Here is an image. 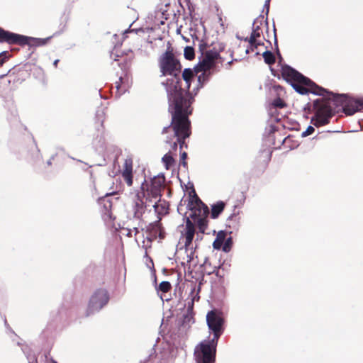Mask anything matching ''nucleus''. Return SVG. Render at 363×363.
<instances>
[{
	"instance_id": "obj_13",
	"label": "nucleus",
	"mask_w": 363,
	"mask_h": 363,
	"mask_svg": "<svg viewBox=\"0 0 363 363\" xmlns=\"http://www.w3.org/2000/svg\"><path fill=\"white\" fill-rule=\"evenodd\" d=\"M145 181L142 184H143L144 187V191L145 192L146 196H145V199L146 200V202H152V199L158 200V201H160L161 198V190H159L158 189H155L153 187H148L147 184H145Z\"/></svg>"
},
{
	"instance_id": "obj_26",
	"label": "nucleus",
	"mask_w": 363,
	"mask_h": 363,
	"mask_svg": "<svg viewBox=\"0 0 363 363\" xmlns=\"http://www.w3.org/2000/svg\"><path fill=\"white\" fill-rule=\"evenodd\" d=\"M184 57L188 60H191L192 59H194L195 56L194 48L191 46H186L184 48Z\"/></svg>"
},
{
	"instance_id": "obj_5",
	"label": "nucleus",
	"mask_w": 363,
	"mask_h": 363,
	"mask_svg": "<svg viewBox=\"0 0 363 363\" xmlns=\"http://www.w3.org/2000/svg\"><path fill=\"white\" fill-rule=\"evenodd\" d=\"M208 44L203 41L199 43V50L201 53L199 63L194 67V70L199 73L202 69L211 70L216 65V60L219 57V52L214 48L207 50Z\"/></svg>"
},
{
	"instance_id": "obj_42",
	"label": "nucleus",
	"mask_w": 363,
	"mask_h": 363,
	"mask_svg": "<svg viewBox=\"0 0 363 363\" xmlns=\"http://www.w3.org/2000/svg\"><path fill=\"white\" fill-rule=\"evenodd\" d=\"M58 62H59V60H55L54 61V62H53V65H54L55 67H57V65Z\"/></svg>"
},
{
	"instance_id": "obj_49",
	"label": "nucleus",
	"mask_w": 363,
	"mask_h": 363,
	"mask_svg": "<svg viewBox=\"0 0 363 363\" xmlns=\"http://www.w3.org/2000/svg\"><path fill=\"white\" fill-rule=\"evenodd\" d=\"M53 362H54V363H57V362H55V361H54Z\"/></svg>"
},
{
	"instance_id": "obj_29",
	"label": "nucleus",
	"mask_w": 363,
	"mask_h": 363,
	"mask_svg": "<svg viewBox=\"0 0 363 363\" xmlns=\"http://www.w3.org/2000/svg\"><path fill=\"white\" fill-rule=\"evenodd\" d=\"M171 288L172 286L169 281H163L158 286V290L163 293H167L171 289Z\"/></svg>"
},
{
	"instance_id": "obj_33",
	"label": "nucleus",
	"mask_w": 363,
	"mask_h": 363,
	"mask_svg": "<svg viewBox=\"0 0 363 363\" xmlns=\"http://www.w3.org/2000/svg\"><path fill=\"white\" fill-rule=\"evenodd\" d=\"M245 41H248L250 44V48L247 49L246 52L247 53L249 52V50L250 49L251 51H254L255 49H257L258 47L256 45V39H254L253 41L251 40V38H246L245 39Z\"/></svg>"
},
{
	"instance_id": "obj_46",
	"label": "nucleus",
	"mask_w": 363,
	"mask_h": 363,
	"mask_svg": "<svg viewBox=\"0 0 363 363\" xmlns=\"http://www.w3.org/2000/svg\"><path fill=\"white\" fill-rule=\"evenodd\" d=\"M194 301V298L191 300V305H193V302Z\"/></svg>"
},
{
	"instance_id": "obj_22",
	"label": "nucleus",
	"mask_w": 363,
	"mask_h": 363,
	"mask_svg": "<svg viewBox=\"0 0 363 363\" xmlns=\"http://www.w3.org/2000/svg\"><path fill=\"white\" fill-rule=\"evenodd\" d=\"M207 218L203 216V218L192 219L196 223L199 232L202 234L204 233L208 225Z\"/></svg>"
},
{
	"instance_id": "obj_25",
	"label": "nucleus",
	"mask_w": 363,
	"mask_h": 363,
	"mask_svg": "<svg viewBox=\"0 0 363 363\" xmlns=\"http://www.w3.org/2000/svg\"><path fill=\"white\" fill-rule=\"evenodd\" d=\"M162 160L167 169H169L174 163V160L169 152L165 154Z\"/></svg>"
},
{
	"instance_id": "obj_30",
	"label": "nucleus",
	"mask_w": 363,
	"mask_h": 363,
	"mask_svg": "<svg viewBox=\"0 0 363 363\" xmlns=\"http://www.w3.org/2000/svg\"><path fill=\"white\" fill-rule=\"evenodd\" d=\"M123 178L128 186L133 184V175L128 172L122 173Z\"/></svg>"
},
{
	"instance_id": "obj_24",
	"label": "nucleus",
	"mask_w": 363,
	"mask_h": 363,
	"mask_svg": "<svg viewBox=\"0 0 363 363\" xmlns=\"http://www.w3.org/2000/svg\"><path fill=\"white\" fill-rule=\"evenodd\" d=\"M96 120L103 126L105 120V108L99 107L96 111Z\"/></svg>"
},
{
	"instance_id": "obj_3",
	"label": "nucleus",
	"mask_w": 363,
	"mask_h": 363,
	"mask_svg": "<svg viewBox=\"0 0 363 363\" xmlns=\"http://www.w3.org/2000/svg\"><path fill=\"white\" fill-rule=\"evenodd\" d=\"M50 38L51 37L37 38L6 30H0V43H6L9 45H18L20 46L28 45L30 47L43 46L48 43Z\"/></svg>"
},
{
	"instance_id": "obj_12",
	"label": "nucleus",
	"mask_w": 363,
	"mask_h": 363,
	"mask_svg": "<svg viewBox=\"0 0 363 363\" xmlns=\"http://www.w3.org/2000/svg\"><path fill=\"white\" fill-rule=\"evenodd\" d=\"M182 250L183 249L181 248L179 250V252H178V253H179L178 258L182 259L181 260L182 265H183L185 268L188 267L189 269H190L191 263L194 260V254H195L194 248L193 247H191V248H184V255L183 256H182Z\"/></svg>"
},
{
	"instance_id": "obj_43",
	"label": "nucleus",
	"mask_w": 363,
	"mask_h": 363,
	"mask_svg": "<svg viewBox=\"0 0 363 363\" xmlns=\"http://www.w3.org/2000/svg\"><path fill=\"white\" fill-rule=\"evenodd\" d=\"M256 45H257V46L258 47V46H259V45H264V43H261V42H258V41H257V40H256Z\"/></svg>"
},
{
	"instance_id": "obj_50",
	"label": "nucleus",
	"mask_w": 363,
	"mask_h": 363,
	"mask_svg": "<svg viewBox=\"0 0 363 363\" xmlns=\"http://www.w3.org/2000/svg\"><path fill=\"white\" fill-rule=\"evenodd\" d=\"M141 363H143V362H141Z\"/></svg>"
},
{
	"instance_id": "obj_34",
	"label": "nucleus",
	"mask_w": 363,
	"mask_h": 363,
	"mask_svg": "<svg viewBox=\"0 0 363 363\" xmlns=\"http://www.w3.org/2000/svg\"><path fill=\"white\" fill-rule=\"evenodd\" d=\"M9 54L8 51H3L0 53V67L9 59Z\"/></svg>"
},
{
	"instance_id": "obj_32",
	"label": "nucleus",
	"mask_w": 363,
	"mask_h": 363,
	"mask_svg": "<svg viewBox=\"0 0 363 363\" xmlns=\"http://www.w3.org/2000/svg\"><path fill=\"white\" fill-rule=\"evenodd\" d=\"M272 104L274 107L279 108H282L285 107V106H286V104L284 103V101L280 98L275 99L273 101Z\"/></svg>"
},
{
	"instance_id": "obj_44",
	"label": "nucleus",
	"mask_w": 363,
	"mask_h": 363,
	"mask_svg": "<svg viewBox=\"0 0 363 363\" xmlns=\"http://www.w3.org/2000/svg\"><path fill=\"white\" fill-rule=\"evenodd\" d=\"M47 163H48V165H50L52 164L51 159L49 160Z\"/></svg>"
},
{
	"instance_id": "obj_10",
	"label": "nucleus",
	"mask_w": 363,
	"mask_h": 363,
	"mask_svg": "<svg viewBox=\"0 0 363 363\" xmlns=\"http://www.w3.org/2000/svg\"><path fill=\"white\" fill-rule=\"evenodd\" d=\"M145 196L143 184L141 185V191L136 194V199L133 206L134 218H135L140 219L145 213L147 203L145 199Z\"/></svg>"
},
{
	"instance_id": "obj_20",
	"label": "nucleus",
	"mask_w": 363,
	"mask_h": 363,
	"mask_svg": "<svg viewBox=\"0 0 363 363\" xmlns=\"http://www.w3.org/2000/svg\"><path fill=\"white\" fill-rule=\"evenodd\" d=\"M165 178L163 174H159L157 176L154 177V178L151 180V187L158 189L161 190L164 183Z\"/></svg>"
},
{
	"instance_id": "obj_9",
	"label": "nucleus",
	"mask_w": 363,
	"mask_h": 363,
	"mask_svg": "<svg viewBox=\"0 0 363 363\" xmlns=\"http://www.w3.org/2000/svg\"><path fill=\"white\" fill-rule=\"evenodd\" d=\"M193 193L194 196L188 204V208L191 211V213L188 218L195 219L198 218L208 217L209 214L208 207L202 202L198 197L194 189H192L190 194Z\"/></svg>"
},
{
	"instance_id": "obj_6",
	"label": "nucleus",
	"mask_w": 363,
	"mask_h": 363,
	"mask_svg": "<svg viewBox=\"0 0 363 363\" xmlns=\"http://www.w3.org/2000/svg\"><path fill=\"white\" fill-rule=\"evenodd\" d=\"M189 116H188V121L189 123L186 124L184 123V124H181L179 126V130L178 133H176V129L174 128V124H173L172 121H171V123L169 125L164 127L162 130V133L164 134L167 133V130L172 128L174 131V136L177 138L176 141L170 142L168 140H166L167 143H169L171 145V149L169 150V153L171 152H176L178 147V143L179 144L180 149L182 148L183 145L184 144V140L189 138L191 135V121L189 118Z\"/></svg>"
},
{
	"instance_id": "obj_48",
	"label": "nucleus",
	"mask_w": 363,
	"mask_h": 363,
	"mask_svg": "<svg viewBox=\"0 0 363 363\" xmlns=\"http://www.w3.org/2000/svg\"><path fill=\"white\" fill-rule=\"evenodd\" d=\"M0 30H4V29L0 27Z\"/></svg>"
},
{
	"instance_id": "obj_11",
	"label": "nucleus",
	"mask_w": 363,
	"mask_h": 363,
	"mask_svg": "<svg viewBox=\"0 0 363 363\" xmlns=\"http://www.w3.org/2000/svg\"><path fill=\"white\" fill-rule=\"evenodd\" d=\"M195 235V227L194 224L189 219V218H186V228H185V242H184V248H191L192 241L194 240Z\"/></svg>"
},
{
	"instance_id": "obj_27",
	"label": "nucleus",
	"mask_w": 363,
	"mask_h": 363,
	"mask_svg": "<svg viewBox=\"0 0 363 363\" xmlns=\"http://www.w3.org/2000/svg\"><path fill=\"white\" fill-rule=\"evenodd\" d=\"M233 245V238L231 236L227 238L225 237V240L222 246V250L225 252H229L232 248Z\"/></svg>"
},
{
	"instance_id": "obj_16",
	"label": "nucleus",
	"mask_w": 363,
	"mask_h": 363,
	"mask_svg": "<svg viewBox=\"0 0 363 363\" xmlns=\"http://www.w3.org/2000/svg\"><path fill=\"white\" fill-rule=\"evenodd\" d=\"M194 74H197L195 72L194 69H192L191 68H186L183 71L182 74L181 76V78L182 77V79H184V81L185 82V83L186 84L187 91H184V93H188L189 92L191 96H193V95L189 91V89L190 88V84H191V79L194 76Z\"/></svg>"
},
{
	"instance_id": "obj_36",
	"label": "nucleus",
	"mask_w": 363,
	"mask_h": 363,
	"mask_svg": "<svg viewBox=\"0 0 363 363\" xmlns=\"http://www.w3.org/2000/svg\"><path fill=\"white\" fill-rule=\"evenodd\" d=\"M128 172L129 174H132V163L128 162L127 160H125L124 164V169L123 171V173Z\"/></svg>"
},
{
	"instance_id": "obj_47",
	"label": "nucleus",
	"mask_w": 363,
	"mask_h": 363,
	"mask_svg": "<svg viewBox=\"0 0 363 363\" xmlns=\"http://www.w3.org/2000/svg\"><path fill=\"white\" fill-rule=\"evenodd\" d=\"M127 235H128V236H130V232L128 233V234H127Z\"/></svg>"
},
{
	"instance_id": "obj_45",
	"label": "nucleus",
	"mask_w": 363,
	"mask_h": 363,
	"mask_svg": "<svg viewBox=\"0 0 363 363\" xmlns=\"http://www.w3.org/2000/svg\"><path fill=\"white\" fill-rule=\"evenodd\" d=\"M134 230L135 231V234H137L139 232L137 228H134Z\"/></svg>"
},
{
	"instance_id": "obj_8",
	"label": "nucleus",
	"mask_w": 363,
	"mask_h": 363,
	"mask_svg": "<svg viewBox=\"0 0 363 363\" xmlns=\"http://www.w3.org/2000/svg\"><path fill=\"white\" fill-rule=\"evenodd\" d=\"M109 301V294L104 289H99L94 291L90 298L88 308L86 310V316L99 312L104 308Z\"/></svg>"
},
{
	"instance_id": "obj_14",
	"label": "nucleus",
	"mask_w": 363,
	"mask_h": 363,
	"mask_svg": "<svg viewBox=\"0 0 363 363\" xmlns=\"http://www.w3.org/2000/svg\"><path fill=\"white\" fill-rule=\"evenodd\" d=\"M264 21V16L262 15L259 16L252 23V30L250 37L252 41H253L254 39H257V38L260 37L262 33V30L260 27L262 25Z\"/></svg>"
},
{
	"instance_id": "obj_28",
	"label": "nucleus",
	"mask_w": 363,
	"mask_h": 363,
	"mask_svg": "<svg viewBox=\"0 0 363 363\" xmlns=\"http://www.w3.org/2000/svg\"><path fill=\"white\" fill-rule=\"evenodd\" d=\"M115 84L116 88L117 89V92H118L119 96H121L127 90V86L123 84L122 77H120L119 82H116Z\"/></svg>"
},
{
	"instance_id": "obj_1",
	"label": "nucleus",
	"mask_w": 363,
	"mask_h": 363,
	"mask_svg": "<svg viewBox=\"0 0 363 363\" xmlns=\"http://www.w3.org/2000/svg\"><path fill=\"white\" fill-rule=\"evenodd\" d=\"M281 74L283 78L298 94L303 95L311 93L324 97L325 101L321 105H319L320 99L314 101V106L318 110L311 118V123L315 127L328 124L330 118L335 115V111L332 108L330 101L336 107L342 106L343 112L347 116H352L357 111H363V98H349L347 94H335L317 85L289 65H286L282 67Z\"/></svg>"
},
{
	"instance_id": "obj_21",
	"label": "nucleus",
	"mask_w": 363,
	"mask_h": 363,
	"mask_svg": "<svg viewBox=\"0 0 363 363\" xmlns=\"http://www.w3.org/2000/svg\"><path fill=\"white\" fill-rule=\"evenodd\" d=\"M153 208L155 211L158 215H163L167 213L168 206L167 203L164 201L161 203L160 201H155L153 204Z\"/></svg>"
},
{
	"instance_id": "obj_4",
	"label": "nucleus",
	"mask_w": 363,
	"mask_h": 363,
	"mask_svg": "<svg viewBox=\"0 0 363 363\" xmlns=\"http://www.w3.org/2000/svg\"><path fill=\"white\" fill-rule=\"evenodd\" d=\"M218 341L203 340L194 349V357L196 363H215Z\"/></svg>"
},
{
	"instance_id": "obj_39",
	"label": "nucleus",
	"mask_w": 363,
	"mask_h": 363,
	"mask_svg": "<svg viewBox=\"0 0 363 363\" xmlns=\"http://www.w3.org/2000/svg\"><path fill=\"white\" fill-rule=\"evenodd\" d=\"M274 32H276L275 26H274ZM274 45H276L277 50V55H279V58L281 59V56L279 53V49H278V44H277V39L276 33H274Z\"/></svg>"
},
{
	"instance_id": "obj_7",
	"label": "nucleus",
	"mask_w": 363,
	"mask_h": 363,
	"mask_svg": "<svg viewBox=\"0 0 363 363\" xmlns=\"http://www.w3.org/2000/svg\"><path fill=\"white\" fill-rule=\"evenodd\" d=\"M208 327L213 334L211 340L218 341L219 337L223 332L224 318L223 313L217 310H212L206 315Z\"/></svg>"
},
{
	"instance_id": "obj_40",
	"label": "nucleus",
	"mask_w": 363,
	"mask_h": 363,
	"mask_svg": "<svg viewBox=\"0 0 363 363\" xmlns=\"http://www.w3.org/2000/svg\"><path fill=\"white\" fill-rule=\"evenodd\" d=\"M192 319H193V317L191 315H187L184 318V322L190 323Z\"/></svg>"
},
{
	"instance_id": "obj_18",
	"label": "nucleus",
	"mask_w": 363,
	"mask_h": 363,
	"mask_svg": "<svg viewBox=\"0 0 363 363\" xmlns=\"http://www.w3.org/2000/svg\"><path fill=\"white\" fill-rule=\"evenodd\" d=\"M225 208V203L222 201H219L216 203L213 204L211 206V216L212 218H217L219 215L223 211Z\"/></svg>"
},
{
	"instance_id": "obj_38",
	"label": "nucleus",
	"mask_w": 363,
	"mask_h": 363,
	"mask_svg": "<svg viewBox=\"0 0 363 363\" xmlns=\"http://www.w3.org/2000/svg\"><path fill=\"white\" fill-rule=\"evenodd\" d=\"M271 0H265L263 10L266 11V15H268L269 11V4H270Z\"/></svg>"
},
{
	"instance_id": "obj_19",
	"label": "nucleus",
	"mask_w": 363,
	"mask_h": 363,
	"mask_svg": "<svg viewBox=\"0 0 363 363\" xmlns=\"http://www.w3.org/2000/svg\"><path fill=\"white\" fill-rule=\"evenodd\" d=\"M227 237V233L224 230H220L218 233L215 240L213 242V247L215 250H220L223 242Z\"/></svg>"
},
{
	"instance_id": "obj_37",
	"label": "nucleus",
	"mask_w": 363,
	"mask_h": 363,
	"mask_svg": "<svg viewBox=\"0 0 363 363\" xmlns=\"http://www.w3.org/2000/svg\"><path fill=\"white\" fill-rule=\"evenodd\" d=\"M187 157V153L184 152L181 154V164L185 167L186 166V162H185V160Z\"/></svg>"
},
{
	"instance_id": "obj_31",
	"label": "nucleus",
	"mask_w": 363,
	"mask_h": 363,
	"mask_svg": "<svg viewBox=\"0 0 363 363\" xmlns=\"http://www.w3.org/2000/svg\"><path fill=\"white\" fill-rule=\"evenodd\" d=\"M103 201L104 202V208L106 211L104 214L106 215L108 217L111 218L110 209L111 208V203L109 201L106 200V199H103Z\"/></svg>"
},
{
	"instance_id": "obj_23",
	"label": "nucleus",
	"mask_w": 363,
	"mask_h": 363,
	"mask_svg": "<svg viewBox=\"0 0 363 363\" xmlns=\"http://www.w3.org/2000/svg\"><path fill=\"white\" fill-rule=\"evenodd\" d=\"M262 57L264 62L269 65H273L275 62L274 55L271 51L267 50L264 52Z\"/></svg>"
},
{
	"instance_id": "obj_35",
	"label": "nucleus",
	"mask_w": 363,
	"mask_h": 363,
	"mask_svg": "<svg viewBox=\"0 0 363 363\" xmlns=\"http://www.w3.org/2000/svg\"><path fill=\"white\" fill-rule=\"evenodd\" d=\"M314 131H315V128L313 126L309 125V126H308L306 130L301 133V137L305 138L308 135H311L314 133Z\"/></svg>"
},
{
	"instance_id": "obj_15",
	"label": "nucleus",
	"mask_w": 363,
	"mask_h": 363,
	"mask_svg": "<svg viewBox=\"0 0 363 363\" xmlns=\"http://www.w3.org/2000/svg\"><path fill=\"white\" fill-rule=\"evenodd\" d=\"M148 230L150 231V233L155 237L158 236L160 239L164 238V232L159 220L151 223L148 227Z\"/></svg>"
},
{
	"instance_id": "obj_2",
	"label": "nucleus",
	"mask_w": 363,
	"mask_h": 363,
	"mask_svg": "<svg viewBox=\"0 0 363 363\" xmlns=\"http://www.w3.org/2000/svg\"><path fill=\"white\" fill-rule=\"evenodd\" d=\"M160 68L162 76L171 77L166 82H162V85L167 95L168 111L172 115V123L174 124L176 133H178L181 124L189 123L188 116L192 113L191 104L194 98L189 92L184 93V89L182 88V65L170 48L160 57Z\"/></svg>"
},
{
	"instance_id": "obj_17",
	"label": "nucleus",
	"mask_w": 363,
	"mask_h": 363,
	"mask_svg": "<svg viewBox=\"0 0 363 363\" xmlns=\"http://www.w3.org/2000/svg\"><path fill=\"white\" fill-rule=\"evenodd\" d=\"M201 72V71L199 72ZM201 74L198 76V86L196 87V91L195 92V95L197 94V91L199 89L202 88L203 85L209 80L210 76H211V72L210 70H201Z\"/></svg>"
},
{
	"instance_id": "obj_41",
	"label": "nucleus",
	"mask_w": 363,
	"mask_h": 363,
	"mask_svg": "<svg viewBox=\"0 0 363 363\" xmlns=\"http://www.w3.org/2000/svg\"><path fill=\"white\" fill-rule=\"evenodd\" d=\"M234 217H235V214L233 213L228 217V220H232Z\"/></svg>"
}]
</instances>
